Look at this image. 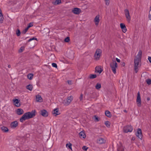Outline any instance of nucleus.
<instances>
[{"instance_id":"a211bd4d","label":"nucleus","mask_w":151,"mask_h":151,"mask_svg":"<svg viewBox=\"0 0 151 151\" xmlns=\"http://www.w3.org/2000/svg\"><path fill=\"white\" fill-rule=\"evenodd\" d=\"M52 113L55 116L60 114V113L58 109H55L52 111Z\"/></svg>"},{"instance_id":"58836bf2","label":"nucleus","mask_w":151,"mask_h":151,"mask_svg":"<svg viewBox=\"0 0 151 151\" xmlns=\"http://www.w3.org/2000/svg\"><path fill=\"white\" fill-rule=\"evenodd\" d=\"M37 40V39L36 38H35L34 37H33L32 38H30L29 39L28 41V42H30V41H31L32 40Z\"/></svg>"},{"instance_id":"c85d7f7f","label":"nucleus","mask_w":151,"mask_h":151,"mask_svg":"<svg viewBox=\"0 0 151 151\" xmlns=\"http://www.w3.org/2000/svg\"><path fill=\"white\" fill-rule=\"evenodd\" d=\"M101 87V84L99 83H97L95 86L96 88L97 89H99Z\"/></svg>"},{"instance_id":"aec40b11","label":"nucleus","mask_w":151,"mask_h":151,"mask_svg":"<svg viewBox=\"0 0 151 151\" xmlns=\"http://www.w3.org/2000/svg\"><path fill=\"white\" fill-rule=\"evenodd\" d=\"M95 70L96 72L98 73L99 74L101 73L103 71V70L101 69V66H96L95 68Z\"/></svg>"},{"instance_id":"c756f323","label":"nucleus","mask_w":151,"mask_h":151,"mask_svg":"<svg viewBox=\"0 0 151 151\" xmlns=\"http://www.w3.org/2000/svg\"><path fill=\"white\" fill-rule=\"evenodd\" d=\"M105 124L106 125V126L108 127H109L110 126V123L109 121H106L105 122Z\"/></svg>"},{"instance_id":"a19ab883","label":"nucleus","mask_w":151,"mask_h":151,"mask_svg":"<svg viewBox=\"0 0 151 151\" xmlns=\"http://www.w3.org/2000/svg\"><path fill=\"white\" fill-rule=\"evenodd\" d=\"M106 2V4L107 5H108L109 4V0H104Z\"/></svg>"},{"instance_id":"2eb2a0df","label":"nucleus","mask_w":151,"mask_h":151,"mask_svg":"<svg viewBox=\"0 0 151 151\" xmlns=\"http://www.w3.org/2000/svg\"><path fill=\"white\" fill-rule=\"evenodd\" d=\"M120 27L123 32L125 33L127 31V29L125 24L123 23H121L120 24Z\"/></svg>"},{"instance_id":"c9c22d12","label":"nucleus","mask_w":151,"mask_h":151,"mask_svg":"<svg viewBox=\"0 0 151 151\" xmlns=\"http://www.w3.org/2000/svg\"><path fill=\"white\" fill-rule=\"evenodd\" d=\"M70 38L69 37H67L64 40V41L65 42H68L70 41Z\"/></svg>"},{"instance_id":"a878e982","label":"nucleus","mask_w":151,"mask_h":151,"mask_svg":"<svg viewBox=\"0 0 151 151\" xmlns=\"http://www.w3.org/2000/svg\"><path fill=\"white\" fill-rule=\"evenodd\" d=\"M26 88L29 91H31L33 89V86L32 85L29 84L26 86Z\"/></svg>"},{"instance_id":"f257e3e1","label":"nucleus","mask_w":151,"mask_h":151,"mask_svg":"<svg viewBox=\"0 0 151 151\" xmlns=\"http://www.w3.org/2000/svg\"><path fill=\"white\" fill-rule=\"evenodd\" d=\"M35 116V112L32 111L31 112H29L25 113L20 119L19 121L21 122L26 119H29L32 118Z\"/></svg>"},{"instance_id":"8fccbe9b","label":"nucleus","mask_w":151,"mask_h":151,"mask_svg":"<svg viewBox=\"0 0 151 151\" xmlns=\"http://www.w3.org/2000/svg\"><path fill=\"white\" fill-rule=\"evenodd\" d=\"M148 59L150 62L151 63V57H148Z\"/></svg>"},{"instance_id":"9b49d317","label":"nucleus","mask_w":151,"mask_h":151,"mask_svg":"<svg viewBox=\"0 0 151 151\" xmlns=\"http://www.w3.org/2000/svg\"><path fill=\"white\" fill-rule=\"evenodd\" d=\"M74 14H79L81 12V9L77 8H74L72 11Z\"/></svg>"},{"instance_id":"1a4fd4ad","label":"nucleus","mask_w":151,"mask_h":151,"mask_svg":"<svg viewBox=\"0 0 151 151\" xmlns=\"http://www.w3.org/2000/svg\"><path fill=\"white\" fill-rule=\"evenodd\" d=\"M137 105L139 106H141V97L140 95L139 92H138L137 93Z\"/></svg>"},{"instance_id":"ea45409f","label":"nucleus","mask_w":151,"mask_h":151,"mask_svg":"<svg viewBox=\"0 0 151 151\" xmlns=\"http://www.w3.org/2000/svg\"><path fill=\"white\" fill-rule=\"evenodd\" d=\"M151 10L149 11V14L148 15V18L149 19L151 20V12H150Z\"/></svg>"},{"instance_id":"3c124183","label":"nucleus","mask_w":151,"mask_h":151,"mask_svg":"<svg viewBox=\"0 0 151 151\" xmlns=\"http://www.w3.org/2000/svg\"><path fill=\"white\" fill-rule=\"evenodd\" d=\"M8 67L9 68H10L11 67V65H8Z\"/></svg>"},{"instance_id":"f3484780","label":"nucleus","mask_w":151,"mask_h":151,"mask_svg":"<svg viewBox=\"0 0 151 151\" xmlns=\"http://www.w3.org/2000/svg\"><path fill=\"white\" fill-rule=\"evenodd\" d=\"M36 100L37 102H41L42 101L43 99L40 95H37L36 96Z\"/></svg>"},{"instance_id":"6ab92c4d","label":"nucleus","mask_w":151,"mask_h":151,"mask_svg":"<svg viewBox=\"0 0 151 151\" xmlns=\"http://www.w3.org/2000/svg\"><path fill=\"white\" fill-rule=\"evenodd\" d=\"M124 148L123 145L122 144H120L118 146L117 150V151H124Z\"/></svg>"},{"instance_id":"4be33fe9","label":"nucleus","mask_w":151,"mask_h":151,"mask_svg":"<svg viewBox=\"0 0 151 151\" xmlns=\"http://www.w3.org/2000/svg\"><path fill=\"white\" fill-rule=\"evenodd\" d=\"M105 140L103 138H99L97 140V142L99 144H101L105 142Z\"/></svg>"},{"instance_id":"49530a36","label":"nucleus","mask_w":151,"mask_h":151,"mask_svg":"<svg viewBox=\"0 0 151 151\" xmlns=\"http://www.w3.org/2000/svg\"><path fill=\"white\" fill-rule=\"evenodd\" d=\"M95 120L96 121H98V118L96 116H94Z\"/></svg>"},{"instance_id":"e433bc0d","label":"nucleus","mask_w":151,"mask_h":151,"mask_svg":"<svg viewBox=\"0 0 151 151\" xmlns=\"http://www.w3.org/2000/svg\"><path fill=\"white\" fill-rule=\"evenodd\" d=\"M29 28H28V27H27L24 30H23V31L22 32V33L24 34H25L27 31L29 29Z\"/></svg>"},{"instance_id":"2f4dec72","label":"nucleus","mask_w":151,"mask_h":151,"mask_svg":"<svg viewBox=\"0 0 151 151\" xmlns=\"http://www.w3.org/2000/svg\"><path fill=\"white\" fill-rule=\"evenodd\" d=\"M96 74H91L90 75V78L91 79H93L96 78Z\"/></svg>"},{"instance_id":"20e7f679","label":"nucleus","mask_w":151,"mask_h":151,"mask_svg":"<svg viewBox=\"0 0 151 151\" xmlns=\"http://www.w3.org/2000/svg\"><path fill=\"white\" fill-rule=\"evenodd\" d=\"M102 54V50L99 49H96L94 55V59L96 60L99 59Z\"/></svg>"},{"instance_id":"cd10ccee","label":"nucleus","mask_w":151,"mask_h":151,"mask_svg":"<svg viewBox=\"0 0 151 151\" xmlns=\"http://www.w3.org/2000/svg\"><path fill=\"white\" fill-rule=\"evenodd\" d=\"M61 3V0H56L55 2L53 3L54 5H58Z\"/></svg>"},{"instance_id":"412c9836","label":"nucleus","mask_w":151,"mask_h":151,"mask_svg":"<svg viewBox=\"0 0 151 151\" xmlns=\"http://www.w3.org/2000/svg\"><path fill=\"white\" fill-rule=\"evenodd\" d=\"M16 113L18 115H20L24 113L23 110L22 109H18L16 111Z\"/></svg>"},{"instance_id":"423d86ee","label":"nucleus","mask_w":151,"mask_h":151,"mask_svg":"<svg viewBox=\"0 0 151 151\" xmlns=\"http://www.w3.org/2000/svg\"><path fill=\"white\" fill-rule=\"evenodd\" d=\"M133 129V128L131 126L127 125L124 127L123 130L124 132L127 133L132 132Z\"/></svg>"},{"instance_id":"6e6552de","label":"nucleus","mask_w":151,"mask_h":151,"mask_svg":"<svg viewBox=\"0 0 151 151\" xmlns=\"http://www.w3.org/2000/svg\"><path fill=\"white\" fill-rule=\"evenodd\" d=\"M142 55V51L141 50H139L137 55L135 56L134 59L141 60Z\"/></svg>"},{"instance_id":"0eeeda50","label":"nucleus","mask_w":151,"mask_h":151,"mask_svg":"<svg viewBox=\"0 0 151 151\" xmlns=\"http://www.w3.org/2000/svg\"><path fill=\"white\" fill-rule=\"evenodd\" d=\"M124 12L127 21L128 22H129L131 20V17L130 16L129 11L127 9H125L124 10Z\"/></svg>"},{"instance_id":"393cba45","label":"nucleus","mask_w":151,"mask_h":151,"mask_svg":"<svg viewBox=\"0 0 151 151\" xmlns=\"http://www.w3.org/2000/svg\"><path fill=\"white\" fill-rule=\"evenodd\" d=\"M105 115L107 117H111V114L110 112L109 111L107 110L105 111Z\"/></svg>"},{"instance_id":"f8f14e48","label":"nucleus","mask_w":151,"mask_h":151,"mask_svg":"<svg viewBox=\"0 0 151 151\" xmlns=\"http://www.w3.org/2000/svg\"><path fill=\"white\" fill-rule=\"evenodd\" d=\"M136 136L139 139H141L142 138V131L141 129H138L136 134Z\"/></svg>"},{"instance_id":"de8ad7c7","label":"nucleus","mask_w":151,"mask_h":151,"mask_svg":"<svg viewBox=\"0 0 151 151\" xmlns=\"http://www.w3.org/2000/svg\"><path fill=\"white\" fill-rule=\"evenodd\" d=\"M71 143H69V145H68V147L69 148L71 149Z\"/></svg>"},{"instance_id":"a18cd8bd","label":"nucleus","mask_w":151,"mask_h":151,"mask_svg":"<svg viewBox=\"0 0 151 151\" xmlns=\"http://www.w3.org/2000/svg\"><path fill=\"white\" fill-rule=\"evenodd\" d=\"M67 82L69 85H71L72 84V81L71 80H68V81Z\"/></svg>"},{"instance_id":"5fc2aeb1","label":"nucleus","mask_w":151,"mask_h":151,"mask_svg":"<svg viewBox=\"0 0 151 151\" xmlns=\"http://www.w3.org/2000/svg\"><path fill=\"white\" fill-rule=\"evenodd\" d=\"M68 145V144H67L66 145V147H67V145Z\"/></svg>"},{"instance_id":"39448f33","label":"nucleus","mask_w":151,"mask_h":151,"mask_svg":"<svg viewBox=\"0 0 151 151\" xmlns=\"http://www.w3.org/2000/svg\"><path fill=\"white\" fill-rule=\"evenodd\" d=\"M73 100V97L70 96L63 100L62 103L65 106L68 105Z\"/></svg>"},{"instance_id":"f03ea898","label":"nucleus","mask_w":151,"mask_h":151,"mask_svg":"<svg viewBox=\"0 0 151 151\" xmlns=\"http://www.w3.org/2000/svg\"><path fill=\"white\" fill-rule=\"evenodd\" d=\"M134 70L135 73H137L139 70V68L141 66V60L134 59Z\"/></svg>"},{"instance_id":"f704fd0d","label":"nucleus","mask_w":151,"mask_h":151,"mask_svg":"<svg viewBox=\"0 0 151 151\" xmlns=\"http://www.w3.org/2000/svg\"><path fill=\"white\" fill-rule=\"evenodd\" d=\"M146 82L148 85H150L151 84V80L150 79H148L146 80Z\"/></svg>"},{"instance_id":"dca6fc26","label":"nucleus","mask_w":151,"mask_h":151,"mask_svg":"<svg viewBox=\"0 0 151 151\" xmlns=\"http://www.w3.org/2000/svg\"><path fill=\"white\" fill-rule=\"evenodd\" d=\"M13 102L14 103V105L16 106L19 107L20 105V104L19 103L20 101L18 99H14L13 100Z\"/></svg>"},{"instance_id":"864d4df0","label":"nucleus","mask_w":151,"mask_h":151,"mask_svg":"<svg viewBox=\"0 0 151 151\" xmlns=\"http://www.w3.org/2000/svg\"><path fill=\"white\" fill-rule=\"evenodd\" d=\"M124 111L125 112H127V111L126 110H124Z\"/></svg>"},{"instance_id":"473e14b6","label":"nucleus","mask_w":151,"mask_h":151,"mask_svg":"<svg viewBox=\"0 0 151 151\" xmlns=\"http://www.w3.org/2000/svg\"><path fill=\"white\" fill-rule=\"evenodd\" d=\"M16 34L18 36H19L20 35L21 32L20 31L19 29H18L16 31Z\"/></svg>"},{"instance_id":"72a5a7b5","label":"nucleus","mask_w":151,"mask_h":151,"mask_svg":"<svg viewBox=\"0 0 151 151\" xmlns=\"http://www.w3.org/2000/svg\"><path fill=\"white\" fill-rule=\"evenodd\" d=\"M33 23L31 22L30 23L28 24L27 26L28 28H29L30 27L33 26Z\"/></svg>"},{"instance_id":"4c0bfd02","label":"nucleus","mask_w":151,"mask_h":151,"mask_svg":"<svg viewBox=\"0 0 151 151\" xmlns=\"http://www.w3.org/2000/svg\"><path fill=\"white\" fill-rule=\"evenodd\" d=\"M52 66L54 67L57 68V65L56 63H53L52 64Z\"/></svg>"},{"instance_id":"5701e85b","label":"nucleus","mask_w":151,"mask_h":151,"mask_svg":"<svg viewBox=\"0 0 151 151\" xmlns=\"http://www.w3.org/2000/svg\"><path fill=\"white\" fill-rule=\"evenodd\" d=\"M79 135L81 138H85L86 137L84 131H81L79 133Z\"/></svg>"},{"instance_id":"7ed1b4c3","label":"nucleus","mask_w":151,"mask_h":151,"mask_svg":"<svg viewBox=\"0 0 151 151\" xmlns=\"http://www.w3.org/2000/svg\"><path fill=\"white\" fill-rule=\"evenodd\" d=\"M110 66L113 73L115 74L116 73V69L118 67L116 62L115 61L113 60L110 63Z\"/></svg>"},{"instance_id":"603ef678","label":"nucleus","mask_w":151,"mask_h":151,"mask_svg":"<svg viewBox=\"0 0 151 151\" xmlns=\"http://www.w3.org/2000/svg\"><path fill=\"white\" fill-rule=\"evenodd\" d=\"M147 100H150V99H149V98H147Z\"/></svg>"},{"instance_id":"b1692460","label":"nucleus","mask_w":151,"mask_h":151,"mask_svg":"<svg viewBox=\"0 0 151 151\" xmlns=\"http://www.w3.org/2000/svg\"><path fill=\"white\" fill-rule=\"evenodd\" d=\"M2 130L4 132H7L9 131L8 129L6 127L3 126L1 127Z\"/></svg>"},{"instance_id":"4468645a","label":"nucleus","mask_w":151,"mask_h":151,"mask_svg":"<svg viewBox=\"0 0 151 151\" xmlns=\"http://www.w3.org/2000/svg\"><path fill=\"white\" fill-rule=\"evenodd\" d=\"M99 21V15H97L95 18L94 20L95 25L96 26H97L98 25Z\"/></svg>"},{"instance_id":"ddd939ff","label":"nucleus","mask_w":151,"mask_h":151,"mask_svg":"<svg viewBox=\"0 0 151 151\" xmlns=\"http://www.w3.org/2000/svg\"><path fill=\"white\" fill-rule=\"evenodd\" d=\"M40 114L43 116L46 117L48 116L47 112L45 109H43L40 111Z\"/></svg>"},{"instance_id":"7c9ffc66","label":"nucleus","mask_w":151,"mask_h":151,"mask_svg":"<svg viewBox=\"0 0 151 151\" xmlns=\"http://www.w3.org/2000/svg\"><path fill=\"white\" fill-rule=\"evenodd\" d=\"M4 18L1 13L0 12V22H1Z\"/></svg>"},{"instance_id":"c03bdc74","label":"nucleus","mask_w":151,"mask_h":151,"mask_svg":"<svg viewBox=\"0 0 151 151\" xmlns=\"http://www.w3.org/2000/svg\"><path fill=\"white\" fill-rule=\"evenodd\" d=\"M83 95L82 94H81L80 95V97H79V99L80 101H81L83 99Z\"/></svg>"},{"instance_id":"09e8293b","label":"nucleus","mask_w":151,"mask_h":151,"mask_svg":"<svg viewBox=\"0 0 151 151\" xmlns=\"http://www.w3.org/2000/svg\"><path fill=\"white\" fill-rule=\"evenodd\" d=\"M116 61L119 63L120 62V59H119L117 58H116Z\"/></svg>"},{"instance_id":"bb28decb","label":"nucleus","mask_w":151,"mask_h":151,"mask_svg":"<svg viewBox=\"0 0 151 151\" xmlns=\"http://www.w3.org/2000/svg\"><path fill=\"white\" fill-rule=\"evenodd\" d=\"M27 77L29 80H31L33 78V75L31 73L29 74L27 76Z\"/></svg>"},{"instance_id":"79ce46f5","label":"nucleus","mask_w":151,"mask_h":151,"mask_svg":"<svg viewBox=\"0 0 151 151\" xmlns=\"http://www.w3.org/2000/svg\"><path fill=\"white\" fill-rule=\"evenodd\" d=\"M88 147L86 146H83L82 147V149L86 151L88 149Z\"/></svg>"},{"instance_id":"9d476101","label":"nucleus","mask_w":151,"mask_h":151,"mask_svg":"<svg viewBox=\"0 0 151 151\" xmlns=\"http://www.w3.org/2000/svg\"><path fill=\"white\" fill-rule=\"evenodd\" d=\"M18 124V122L17 121L12 122L10 124V127L12 129H14L17 127Z\"/></svg>"},{"instance_id":"37998d69","label":"nucleus","mask_w":151,"mask_h":151,"mask_svg":"<svg viewBox=\"0 0 151 151\" xmlns=\"http://www.w3.org/2000/svg\"><path fill=\"white\" fill-rule=\"evenodd\" d=\"M24 50V47H20V49L19 50V52H22L23 50Z\"/></svg>"}]
</instances>
